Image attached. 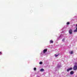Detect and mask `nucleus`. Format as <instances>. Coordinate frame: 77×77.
Returning <instances> with one entry per match:
<instances>
[{
  "mask_svg": "<svg viewBox=\"0 0 77 77\" xmlns=\"http://www.w3.org/2000/svg\"><path fill=\"white\" fill-rule=\"evenodd\" d=\"M77 63H75V65H74V66L73 67V70H76L77 69Z\"/></svg>",
  "mask_w": 77,
  "mask_h": 77,
  "instance_id": "obj_1",
  "label": "nucleus"
},
{
  "mask_svg": "<svg viewBox=\"0 0 77 77\" xmlns=\"http://www.w3.org/2000/svg\"><path fill=\"white\" fill-rule=\"evenodd\" d=\"M34 71H36V68L35 67L34 68Z\"/></svg>",
  "mask_w": 77,
  "mask_h": 77,
  "instance_id": "obj_12",
  "label": "nucleus"
},
{
  "mask_svg": "<svg viewBox=\"0 0 77 77\" xmlns=\"http://www.w3.org/2000/svg\"><path fill=\"white\" fill-rule=\"evenodd\" d=\"M72 67H70L69 69H67V72H68L69 71H70V70H72Z\"/></svg>",
  "mask_w": 77,
  "mask_h": 77,
  "instance_id": "obj_2",
  "label": "nucleus"
},
{
  "mask_svg": "<svg viewBox=\"0 0 77 77\" xmlns=\"http://www.w3.org/2000/svg\"><path fill=\"white\" fill-rule=\"evenodd\" d=\"M2 52H0V55L2 54Z\"/></svg>",
  "mask_w": 77,
  "mask_h": 77,
  "instance_id": "obj_15",
  "label": "nucleus"
},
{
  "mask_svg": "<svg viewBox=\"0 0 77 77\" xmlns=\"http://www.w3.org/2000/svg\"><path fill=\"white\" fill-rule=\"evenodd\" d=\"M47 51V49H45L43 50V53H46Z\"/></svg>",
  "mask_w": 77,
  "mask_h": 77,
  "instance_id": "obj_3",
  "label": "nucleus"
},
{
  "mask_svg": "<svg viewBox=\"0 0 77 77\" xmlns=\"http://www.w3.org/2000/svg\"><path fill=\"white\" fill-rule=\"evenodd\" d=\"M40 71H41V72H42V71H44V69H41L40 70Z\"/></svg>",
  "mask_w": 77,
  "mask_h": 77,
  "instance_id": "obj_5",
  "label": "nucleus"
},
{
  "mask_svg": "<svg viewBox=\"0 0 77 77\" xmlns=\"http://www.w3.org/2000/svg\"><path fill=\"white\" fill-rule=\"evenodd\" d=\"M74 74V72L72 71L70 72V74Z\"/></svg>",
  "mask_w": 77,
  "mask_h": 77,
  "instance_id": "obj_7",
  "label": "nucleus"
},
{
  "mask_svg": "<svg viewBox=\"0 0 77 77\" xmlns=\"http://www.w3.org/2000/svg\"><path fill=\"white\" fill-rule=\"evenodd\" d=\"M62 41L64 42V41H65V39L63 38L62 40Z\"/></svg>",
  "mask_w": 77,
  "mask_h": 77,
  "instance_id": "obj_14",
  "label": "nucleus"
},
{
  "mask_svg": "<svg viewBox=\"0 0 77 77\" xmlns=\"http://www.w3.org/2000/svg\"><path fill=\"white\" fill-rule=\"evenodd\" d=\"M70 54H73V51H71V52H70Z\"/></svg>",
  "mask_w": 77,
  "mask_h": 77,
  "instance_id": "obj_10",
  "label": "nucleus"
},
{
  "mask_svg": "<svg viewBox=\"0 0 77 77\" xmlns=\"http://www.w3.org/2000/svg\"><path fill=\"white\" fill-rule=\"evenodd\" d=\"M77 32V27H76V29L74 30V32Z\"/></svg>",
  "mask_w": 77,
  "mask_h": 77,
  "instance_id": "obj_6",
  "label": "nucleus"
},
{
  "mask_svg": "<svg viewBox=\"0 0 77 77\" xmlns=\"http://www.w3.org/2000/svg\"><path fill=\"white\" fill-rule=\"evenodd\" d=\"M59 54H57V55H56V54H55V57H57V56H59Z\"/></svg>",
  "mask_w": 77,
  "mask_h": 77,
  "instance_id": "obj_8",
  "label": "nucleus"
},
{
  "mask_svg": "<svg viewBox=\"0 0 77 77\" xmlns=\"http://www.w3.org/2000/svg\"><path fill=\"white\" fill-rule=\"evenodd\" d=\"M69 33L70 35L71 34H72V29H70L69 30Z\"/></svg>",
  "mask_w": 77,
  "mask_h": 77,
  "instance_id": "obj_4",
  "label": "nucleus"
},
{
  "mask_svg": "<svg viewBox=\"0 0 77 77\" xmlns=\"http://www.w3.org/2000/svg\"><path fill=\"white\" fill-rule=\"evenodd\" d=\"M50 43H53V40H50Z\"/></svg>",
  "mask_w": 77,
  "mask_h": 77,
  "instance_id": "obj_9",
  "label": "nucleus"
},
{
  "mask_svg": "<svg viewBox=\"0 0 77 77\" xmlns=\"http://www.w3.org/2000/svg\"><path fill=\"white\" fill-rule=\"evenodd\" d=\"M67 25H68V24H69V22H67Z\"/></svg>",
  "mask_w": 77,
  "mask_h": 77,
  "instance_id": "obj_13",
  "label": "nucleus"
},
{
  "mask_svg": "<svg viewBox=\"0 0 77 77\" xmlns=\"http://www.w3.org/2000/svg\"><path fill=\"white\" fill-rule=\"evenodd\" d=\"M39 64L40 65H41L42 64V62H40V63H39Z\"/></svg>",
  "mask_w": 77,
  "mask_h": 77,
  "instance_id": "obj_11",
  "label": "nucleus"
}]
</instances>
